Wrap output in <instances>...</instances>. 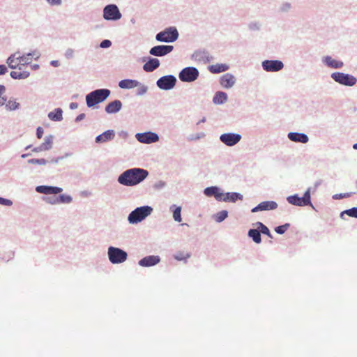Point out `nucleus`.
<instances>
[{
    "instance_id": "obj_64",
    "label": "nucleus",
    "mask_w": 357,
    "mask_h": 357,
    "mask_svg": "<svg viewBox=\"0 0 357 357\" xmlns=\"http://www.w3.org/2000/svg\"><path fill=\"white\" fill-rule=\"evenodd\" d=\"M69 107L70 109H75L78 107V104L77 102H73L70 104Z\"/></svg>"
},
{
    "instance_id": "obj_39",
    "label": "nucleus",
    "mask_w": 357,
    "mask_h": 357,
    "mask_svg": "<svg viewBox=\"0 0 357 357\" xmlns=\"http://www.w3.org/2000/svg\"><path fill=\"white\" fill-rule=\"evenodd\" d=\"M228 216V211L226 210H222L218 213H217L215 216V220L220 223L224 221Z\"/></svg>"
},
{
    "instance_id": "obj_15",
    "label": "nucleus",
    "mask_w": 357,
    "mask_h": 357,
    "mask_svg": "<svg viewBox=\"0 0 357 357\" xmlns=\"http://www.w3.org/2000/svg\"><path fill=\"white\" fill-rule=\"evenodd\" d=\"M278 205L275 201H264L251 209L252 213H257L264 211H273L278 208Z\"/></svg>"
},
{
    "instance_id": "obj_52",
    "label": "nucleus",
    "mask_w": 357,
    "mask_h": 357,
    "mask_svg": "<svg viewBox=\"0 0 357 357\" xmlns=\"http://www.w3.org/2000/svg\"><path fill=\"white\" fill-rule=\"evenodd\" d=\"M166 182L160 180L154 183L153 188L156 190H160L163 189L166 186Z\"/></svg>"
},
{
    "instance_id": "obj_16",
    "label": "nucleus",
    "mask_w": 357,
    "mask_h": 357,
    "mask_svg": "<svg viewBox=\"0 0 357 357\" xmlns=\"http://www.w3.org/2000/svg\"><path fill=\"white\" fill-rule=\"evenodd\" d=\"M236 82V79L231 73H225L220 77L219 82L224 89H229L232 88Z\"/></svg>"
},
{
    "instance_id": "obj_32",
    "label": "nucleus",
    "mask_w": 357,
    "mask_h": 357,
    "mask_svg": "<svg viewBox=\"0 0 357 357\" xmlns=\"http://www.w3.org/2000/svg\"><path fill=\"white\" fill-rule=\"evenodd\" d=\"M19 54V52H17L14 54H12L6 60V63L10 69H17L18 67V59H17V56Z\"/></svg>"
},
{
    "instance_id": "obj_49",
    "label": "nucleus",
    "mask_w": 357,
    "mask_h": 357,
    "mask_svg": "<svg viewBox=\"0 0 357 357\" xmlns=\"http://www.w3.org/2000/svg\"><path fill=\"white\" fill-rule=\"evenodd\" d=\"M75 51L74 49L68 47L66 50L64 52V56L68 60L73 59L75 58Z\"/></svg>"
},
{
    "instance_id": "obj_44",
    "label": "nucleus",
    "mask_w": 357,
    "mask_h": 357,
    "mask_svg": "<svg viewBox=\"0 0 357 357\" xmlns=\"http://www.w3.org/2000/svg\"><path fill=\"white\" fill-rule=\"evenodd\" d=\"M6 107L10 111L17 110L20 108V103L15 100H9L6 104Z\"/></svg>"
},
{
    "instance_id": "obj_9",
    "label": "nucleus",
    "mask_w": 357,
    "mask_h": 357,
    "mask_svg": "<svg viewBox=\"0 0 357 357\" xmlns=\"http://www.w3.org/2000/svg\"><path fill=\"white\" fill-rule=\"evenodd\" d=\"M199 75V70L196 67L188 66L183 68L178 73V78L183 82H193Z\"/></svg>"
},
{
    "instance_id": "obj_27",
    "label": "nucleus",
    "mask_w": 357,
    "mask_h": 357,
    "mask_svg": "<svg viewBox=\"0 0 357 357\" xmlns=\"http://www.w3.org/2000/svg\"><path fill=\"white\" fill-rule=\"evenodd\" d=\"M140 84V82L136 79H124L119 82V86L122 89H132Z\"/></svg>"
},
{
    "instance_id": "obj_24",
    "label": "nucleus",
    "mask_w": 357,
    "mask_h": 357,
    "mask_svg": "<svg viewBox=\"0 0 357 357\" xmlns=\"http://www.w3.org/2000/svg\"><path fill=\"white\" fill-rule=\"evenodd\" d=\"M160 65V62L157 58L148 57L147 61L143 65V70L146 73H151L158 68Z\"/></svg>"
},
{
    "instance_id": "obj_31",
    "label": "nucleus",
    "mask_w": 357,
    "mask_h": 357,
    "mask_svg": "<svg viewBox=\"0 0 357 357\" xmlns=\"http://www.w3.org/2000/svg\"><path fill=\"white\" fill-rule=\"evenodd\" d=\"M248 236L257 244L261 242V232L258 227H257V229H250L248 232Z\"/></svg>"
},
{
    "instance_id": "obj_59",
    "label": "nucleus",
    "mask_w": 357,
    "mask_h": 357,
    "mask_svg": "<svg viewBox=\"0 0 357 357\" xmlns=\"http://www.w3.org/2000/svg\"><path fill=\"white\" fill-rule=\"evenodd\" d=\"M7 71H8L7 67L3 64H1L0 65V75H5L7 73Z\"/></svg>"
},
{
    "instance_id": "obj_41",
    "label": "nucleus",
    "mask_w": 357,
    "mask_h": 357,
    "mask_svg": "<svg viewBox=\"0 0 357 357\" xmlns=\"http://www.w3.org/2000/svg\"><path fill=\"white\" fill-rule=\"evenodd\" d=\"M27 162L30 165H38L43 166L48 163V160L45 158H31L29 159Z\"/></svg>"
},
{
    "instance_id": "obj_19",
    "label": "nucleus",
    "mask_w": 357,
    "mask_h": 357,
    "mask_svg": "<svg viewBox=\"0 0 357 357\" xmlns=\"http://www.w3.org/2000/svg\"><path fill=\"white\" fill-rule=\"evenodd\" d=\"M160 261V257L158 255H149L143 257L138 261V264L142 267H151L158 264Z\"/></svg>"
},
{
    "instance_id": "obj_4",
    "label": "nucleus",
    "mask_w": 357,
    "mask_h": 357,
    "mask_svg": "<svg viewBox=\"0 0 357 357\" xmlns=\"http://www.w3.org/2000/svg\"><path fill=\"white\" fill-rule=\"evenodd\" d=\"M287 201L289 204L296 206H309L312 209L316 210L311 202V188H308L304 192L303 197H299L298 194L288 196Z\"/></svg>"
},
{
    "instance_id": "obj_55",
    "label": "nucleus",
    "mask_w": 357,
    "mask_h": 357,
    "mask_svg": "<svg viewBox=\"0 0 357 357\" xmlns=\"http://www.w3.org/2000/svg\"><path fill=\"white\" fill-rule=\"evenodd\" d=\"M51 6H59L62 4V0H45Z\"/></svg>"
},
{
    "instance_id": "obj_36",
    "label": "nucleus",
    "mask_w": 357,
    "mask_h": 357,
    "mask_svg": "<svg viewBox=\"0 0 357 357\" xmlns=\"http://www.w3.org/2000/svg\"><path fill=\"white\" fill-rule=\"evenodd\" d=\"M255 225L258 227V229H259L261 234H263L264 235H266L268 237L272 238L273 236L269 230V229L262 222H257Z\"/></svg>"
},
{
    "instance_id": "obj_46",
    "label": "nucleus",
    "mask_w": 357,
    "mask_h": 357,
    "mask_svg": "<svg viewBox=\"0 0 357 357\" xmlns=\"http://www.w3.org/2000/svg\"><path fill=\"white\" fill-rule=\"evenodd\" d=\"M190 257V255L189 253L185 254L182 252H178L174 255V259L177 261H186V259H188Z\"/></svg>"
},
{
    "instance_id": "obj_40",
    "label": "nucleus",
    "mask_w": 357,
    "mask_h": 357,
    "mask_svg": "<svg viewBox=\"0 0 357 357\" xmlns=\"http://www.w3.org/2000/svg\"><path fill=\"white\" fill-rule=\"evenodd\" d=\"M291 8H292L291 3L289 2L285 1V2H282L280 4V6L278 8V11L280 13H289Z\"/></svg>"
},
{
    "instance_id": "obj_34",
    "label": "nucleus",
    "mask_w": 357,
    "mask_h": 357,
    "mask_svg": "<svg viewBox=\"0 0 357 357\" xmlns=\"http://www.w3.org/2000/svg\"><path fill=\"white\" fill-rule=\"evenodd\" d=\"M10 75L14 79H24L28 78L30 76V73L29 71H11Z\"/></svg>"
},
{
    "instance_id": "obj_12",
    "label": "nucleus",
    "mask_w": 357,
    "mask_h": 357,
    "mask_svg": "<svg viewBox=\"0 0 357 357\" xmlns=\"http://www.w3.org/2000/svg\"><path fill=\"white\" fill-rule=\"evenodd\" d=\"M241 139V135L235 132L223 133L220 136V141L227 146L236 145Z\"/></svg>"
},
{
    "instance_id": "obj_1",
    "label": "nucleus",
    "mask_w": 357,
    "mask_h": 357,
    "mask_svg": "<svg viewBox=\"0 0 357 357\" xmlns=\"http://www.w3.org/2000/svg\"><path fill=\"white\" fill-rule=\"evenodd\" d=\"M149 175V171L145 169L130 168L119 175L117 182L123 186L133 187L142 183Z\"/></svg>"
},
{
    "instance_id": "obj_56",
    "label": "nucleus",
    "mask_w": 357,
    "mask_h": 357,
    "mask_svg": "<svg viewBox=\"0 0 357 357\" xmlns=\"http://www.w3.org/2000/svg\"><path fill=\"white\" fill-rule=\"evenodd\" d=\"M26 56H29V57L33 56L35 60H38L40 56V54L37 50H34L31 52L27 53Z\"/></svg>"
},
{
    "instance_id": "obj_26",
    "label": "nucleus",
    "mask_w": 357,
    "mask_h": 357,
    "mask_svg": "<svg viewBox=\"0 0 357 357\" xmlns=\"http://www.w3.org/2000/svg\"><path fill=\"white\" fill-rule=\"evenodd\" d=\"M122 108V102L119 100H115L109 102L105 110L107 114H116L119 112Z\"/></svg>"
},
{
    "instance_id": "obj_61",
    "label": "nucleus",
    "mask_w": 357,
    "mask_h": 357,
    "mask_svg": "<svg viewBox=\"0 0 357 357\" xmlns=\"http://www.w3.org/2000/svg\"><path fill=\"white\" fill-rule=\"evenodd\" d=\"M119 135L123 139H126L128 137V132L127 131L122 130L119 133Z\"/></svg>"
},
{
    "instance_id": "obj_14",
    "label": "nucleus",
    "mask_w": 357,
    "mask_h": 357,
    "mask_svg": "<svg viewBox=\"0 0 357 357\" xmlns=\"http://www.w3.org/2000/svg\"><path fill=\"white\" fill-rule=\"evenodd\" d=\"M261 67L266 72H278L284 68V63L280 60H264Z\"/></svg>"
},
{
    "instance_id": "obj_33",
    "label": "nucleus",
    "mask_w": 357,
    "mask_h": 357,
    "mask_svg": "<svg viewBox=\"0 0 357 357\" xmlns=\"http://www.w3.org/2000/svg\"><path fill=\"white\" fill-rule=\"evenodd\" d=\"M170 211L172 212L174 220L178 222H181V206L173 204L170 206Z\"/></svg>"
},
{
    "instance_id": "obj_17",
    "label": "nucleus",
    "mask_w": 357,
    "mask_h": 357,
    "mask_svg": "<svg viewBox=\"0 0 357 357\" xmlns=\"http://www.w3.org/2000/svg\"><path fill=\"white\" fill-rule=\"evenodd\" d=\"M36 191L40 194L56 195L61 193L63 191V188L58 186L42 185L36 186Z\"/></svg>"
},
{
    "instance_id": "obj_38",
    "label": "nucleus",
    "mask_w": 357,
    "mask_h": 357,
    "mask_svg": "<svg viewBox=\"0 0 357 357\" xmlns=\"http://www.w3.org/2000/svg\"><path fill=\"white\" fill-rule=\"evenodd\" d=\"M59 204H70L73 202V197L66 194L59 195L58 197Z\"/></svg>"
},
{
    "instance_id": "obj_7",
    "label": "nucleus",
    "mask_w": 357,
    "mask_h": 357,
    "mask_svg": "<svg viewBox=\"0 0 357 357\" xmlns=\"http://www.w3.org/2000/svg\"><path fill=\"white\" fill-rule=\"evenodd\" d=\"M331 77L335 82L346 86H353L357 83V79L348 73L334 72Z\"/></svg>"
},
{
    "instance_id": "obj_58",
    "label": "nucleus",
    "mask_w": 357,
    "mask_h": 357,
    "mask_svg": "<svg viewBox=\"0 0 357 357\" xmlns=\"http://www.w3.org/2000/svg\"><path fill=\"white\" fill-rule=\"evenodd\" d=\"M62 160H63V157H61V155H60V156H58L56 158H52L50 160V162L53 163V164H58Z\"/></svg>"
},
{
    "instance_id": "obj_53",
    "label": "nucleus",
    "mask_w": 357,
    "mask_h": 357,
    "mask_svg": "<svg viewBox=\"0 0 357 357\" xmlns=\"http://www.w3.org/2000/svg\"><path fill=\"white\" fill-rule=\"evenodd\" d=\"M111 46H112V42H111V40H109L108 39H105V40H102L100 43V47L103 48V49L109 48Z\"/></svg>"
},
{
    "instance_id": "obj_43",
    "label": "nucleus",
    "mask_w": 357,
    "mask_h": 357,
    "mask_svg": "<svg viewBox=\"0 0 357 357\" xmlns=\"http://www.w3.org/2000/svg\"><path fill=\"white\" fill-rule=\"evenodd\" d=\"M137 90L136 94L138 96H144L149 90L148 86H146L141 82H140L139 85L137 86Z\"/></svg>"
},
{
    "instance_id": "obj_48",
    "label": "nucleus",
    "mask_w": 357,
    "mask_h": 357,
    "mask_svg": "<svg viewBox=\"0 0 357 357\" xmlns=\"http://www.w3.org/2000/svg\"><path fill=\"white\" fill-rule=\"evenodd\" d=\"M290 227L289 223H285L282 225L278 226L275 228V231L278 234H283Z\"/></svg>"
},
{
    "instance_id": "obj_6",
    "label": "nucleus",
    "mask_w": 357,
    "mask_h": 357,
    "mask_svg": "<svg viewBox=\"0 0 357 357\" xmlns=\"http://www.w3.org/2000/svg\"><path fill=\"white\" fill-rule=\"evenodd\" d=\"M179 36L175 26H169L155 35V40L159 43H170L175 42Z\"/></svg>"
},
{
    "instance_id": "obj_50",
    "label": "nucleus",
    "mask_w": 357,
    "mask_h": 357,
    "mask_svg": "<svg viewBox=\"0 0 357 357\" xmlns=\"http://www.w3.org/2000/svg\"><path fill=\"white\" fill-rule=\"evenodd\" d=\"M353 194H354V192L335 194L334 195H333V199H343V198H347V197H349Z\"/></svg>"
},
{
    "instance_id": "obj_23",
    "label": "nucleus",
    "mask_w": 357,
    "mask_h": 357,
    "mask_svg": "<svg viewBox=\"0 0 357 357\" xmlns=\"http://www.w3.org/2000/svg\"><path fill=\"white\" fill-rule=\"evenodd\" d=\"M243 196L242 194L236 192H223V196L221 197L220 202L235 203L237 201L243 200Z\"/></svg>"
},
{
    "instance_id": "obj_60",
    "label": "nucleus",
    "mask_w": 357,
    "mask_h": 357,
    "mask_svg": "<svg viewBox=\"0 0 357 357\" xmlns=\"http://www.w3.org/2000/svg\"><path fill=\"white\" fill-rule=\"evenodd\" d=\"M33 152L38 153L41 151H45V150L43 149V146L40 144V146L35 147L32 149Z\"/></svg>"
},
{
    "instance_id": "obj_30",
    "label": "nucleus",
    "mask_w": 357,
    "mask_h": 357,
    "mask_svg": "<svg viewBox=\"0 0 357 357\" xmlns=\"http://www.w3.org/2000/svg\"><path fill=\"white\" fill-rule=\"evenodd\" d=\"M48 118L52 121H61L63 120V110L58 107L47 114Z\"/></svg>"
},
{
    "instance_id": "obj_63",
    "label": "nucleus",
    "mask_w": 357,
    "mask_h": 357,
    "mask_svg": "<svg viewBox=\"0 0 357 357\" xmlns=\"http://www.w3.org/2000/svg\"><path fill=\"white\" fill-rule=\"evenodd\" d=\"M50 65L54 67H59L60 66V63L57 60H52L50 61Z\"/></svg>"
},
{
    "instance_id": "obj_22",
    "label": "nucleus",
    "mask_w": 357,
    "mask_h": 357,
    "mask_svg": "<svg viewBox=\"0 0 357 357\" xmlns=\"http://www.w3.org/2000/svg\"><path fill=\"white\" fill-rule=\"evenodd\" d=\"M287 137L291 142L297 143L306 144L309 142L308 136L303 132H289Z\"/></svg>"
},
{
    "instance_id": "obj_13",
    "label": "nucleus",
    "mask_w": 357,
    "mask_h": 357,
    "mask_svg": "<svg viewBox=\"0 0 357 357\" xmlns=\"http://www.w3.org/2000/svg\"><path fill=\"white\" fill-rule=\"evenodd\" d=\"M173 50V45H158L152 47L149 50V54L153 56L162 57L171 53Z\"/></svg>"
},
{
    "instance_id": "obj_57",
    "label": "nucleus",
    "mask_w": 357,
    "mask_h": 357,
    "mask_svg": "<svg viewBox=\"0 0 357 357\" xmlns=\"http://www.w3.org/2000/svg\"><path fill=\"white\" fill-rule=\"evenodd\" d=\"M44 133V130L42 127H38L36 129V137L38 139H41L43 137Z\"/></svg>"
},
{
    "instance_id": "obj_10",
    "label": "nucleus",
    "mask_w": 357,
    "mask_h": 357,
    "mask_svg": "<svg viewBox=\"0 0 357 357\" xmlns=\"http://www.w3.org/2000/svg\"><path fill=\"white\" fill-rule=\"evenodd\" d=\"M177 82L176 77L173 75H167L160 77L156 81V86L161 90L169 91L173 89Z\"/></svg>"
},
{
    "instance_id": "obj_45",
    "label": "nucleus",
    "mask_w": 357,
    "mask_h": 357,
    "mask_svg": "<svg viewBox=\"0 0 357 357\" xmlns=\"http://www.w3.org/2000/svg\"><path fill=\"white\" fill-rule=\"evenodd\" d=\"M17 59H18L19 63H22V65H29L31 61V59L29 56H26V54L24 55H20L19 54L17 56Z\"/></svg>"
},
{
    "instance_id": "obj_25",
    "label": "nucleus",
    "mask_w": 357,
    "mask_h": 357,
    "mask_svg": "<svg viewBox=\"0 0 357 357\" xmlns=\"http://www.w3.org/2000/svg\"><path fill=\"white\" fill-rule=\"evenodd\" d=\"M115 137V132L114 130H107L102 134L96 136L95 142L97 144L105 143L112 141Z\"/></svg>"
},
{
    "instance_id": "obj_42",
    "label": "nucleus",
    "mask_w": 357,
    "mask_h": 357,
    "mask_svg": "<svg viewBox=\"0 0 357 357\" xmlns=\"http://www.w3.org/2000/svg\"><path fill=\"white\" fill-rule=\"evenodd\" d=\"M206 136L204 132H198L195 134H190L187 137V140L189 142L197 141Z\"/></svg>"
},
{
    "instance_id": "obj_62",
    "label": "nucleus",
    "mask_w": 357,
    "mask_h": 357,
    "mask_svg": "<svg viewBox=\"0 0 357 357\" xmlns=\"http://www.w3.org/2000/svg\"><path fill=\"white\" fill-rule=\"evenodd\" d=\"M86 115L84 113L79 114L75 119V122H79L85 118Z\"/></svg>"
},
{
    "instance_id": "obj_28",
    "label": "nucleus",
    "mask_w": 357,
    "mask_h": 357,
    "mask_svg": "<svg viewBox=\"0 0 357 357\" xmlns=\"http://www.w3.org/2000/svg\"><path fill=\"white\" fill-rule=\"evenodd\" d=\"M229 69V66L226 63H215L208 66V70L213 74H218L226 72Z\"/></svg>"
},
{
    "instance_id": "obj_11",
    "label": "nucleus",
    "mask_w": 357,
    "mask_h": 357,
    "mask_svg": "<svg viewBox=\"0 0 357 357\" xmlns=\"http://www.w3.org/2000/svg\"><path fill=\"white\" fill-rule=\"evenodd\" d=\"M135 138L139 142L146 144L158 142L160 139L159 135L152 131L138 132L135 135Z\"/></svg>"
},
{
    "instance_id": "obj_51",
    "label": "nucleus",
    "mask_w": 357,
    "mask_h": 357,
    "mask_svg": "<svg viewBox=\"0 0 357 357\" xmlns=\"http://www.w3.org/2000/svg\"><path fill=\"white\" fill-rule=\"evenodd\" d=\"M43 201H45L46 203L51 204V205L59 204V201H58L57 197H44Z\"/></svg>"
},
{
    "instance_id": "obj_5",
    "label": "nucleus",
    "mask_w": 357,
    "mask_h": 357,
    "mask_svg": "<svg viewBox=\"0 0 357 357\" xmlns=\"http://www.w3.org/2000/svg\"><path fill=\"white\" fill-rule=\"evenodd\" d=\"M107 257L111 264H120L127 260L128 253L120 248L110 245L107 248Z\"/></svg>"
},
{
    "instance_id": "obj_2",
    "label": "nucleus",
    "mask_w": 357,
    "mask_h": 357,
    "mask_svg": "<svg viewBox=\"0 0 357 357\" xmlns=\"http://www.w3.org/2000/svg\"><path fill=\"white\" fill-rule=\"evenodd\" d=\"M111 94L108 89H98L93 90L86 96V103L88 107L91 108L105 101Z\"/></svg>"
},
{
    "instance_id": "obj_29",
    "label": "nucleus",
    "mask_w": 357,
    "mask_h": 357,
    "mask_svg": "<svg viewBox=\"0 0 357 357\" xmlns=\"http://www.w3.org/2000/svg\"><path fill=\"white\" fill-rule=\"evenodd\" d=\"M227 99L228 96L227 93L224 91H217L213 98V102L215 105H222L227 102Z\"/></svg>"
},
{
    "instance_id": "obj_20",
    "label": "nucleus",
    "mask_w": 357,
    "mask_h": 357,
    "mask_svg": "<svg viewBox=\"0 0 357 357\" xmlns=\"http://www.w3.org/2000/svg\"><path fill=\"white\" fill-rule=\"evenodd\" d=\"M321 62L327 67L333 69H340L344 66L342 61L334 59L331 56H324L321 58Z\"/></svg>"
},
{
    "instance_id": "obj_8",
    "label": "nucleus",
    "mask_w": 357,
    "mask_h": 357,
    "mask_svg": "<svg viewBox=\"0 0 357 357\" xmlns=\"http://www.w3.org/2000/svg\"><path fill=\"white\" fill-rule=\"evenodd\" d=\"M102 17L107 21L116 22L122 17V14L116 4L110 3L103 8Z\"/></svg>"
},
{
    "instance_id": "obj_47",
    "label": "nucleus",
    "mask_w": 357,
    "mask_h": 357,
    "mask_svg": "<svg viewBox=\"0 0 357 357\" xmlns=\"http://www.w3.org/2000/svg\"><path fill=\"white\" fill-rule=\"evenodd\" d=\"M248 26L250 31H259L261 24L259 21H252L248 24Z\"/></svg>"
},
{
    "instance_id": "obj_21",
    "label": "nucleus",
    "mask_w": 357,
    "mask_h": 357,
    "mask_svg": "<svg viewBox=\"0 0 357 357\" xmlns=\"http://www.w3.org/2000/svg\"><path fill=\"white\" fill-rule=\"evenodd\" d=\"M192 59L197 61L203 62L204 63H209L213 60V56L205 50L195 51L192 56Z\"/></svg>"
},
{
    "instance_id": "obj_18",
    "label": "nucleus",
    "mask_w": 357,
    "mask_h": 357,
    "mask_svg": "<svg viewBox=\"0 0 357 357\" xmlns=\"http://www.w3.org/2000/svg\"><path fill=\"white\" fill-rule=\"evenodd\" d=\"M203 192L205 196L208 197H213L218 202H220L221 197L223 196L221 188L216 185L206 188Z\"/></svg>"
},
{
    "instance_id": "obj_35",
    "label": "nucleus",
    "mask_w": 357,
    "mask_h": 357,
    "mask_svg": "<svg viewBox=\"0 0 357 357\" xmlns=\"http://www.w3.org/2000/svg\"><path fill=\"white\" fill-rule=\"evenodd\" d=\"M53 139L54 136L52 135H50L45 137L44 142H43L41 145L45 151L52 149L53 145Z\"/></svg>"
},
{
    "instance_id": "obj_37",
    "label": "nucleus",
    "mask_w": 357,
    "mask_h": 357,
    "mask_svg": "<svg viewBox=\"0 0 357 357\" xmlns=\"http://www.w3.org/2000/svg\"><path fill=\"white\" fill-rule=\"evenodd\" d=\"M344 215H347L349 217L357 218V207H353L343 211L340 213V217L343 218V216Z\"/></svg>"
},
{
    "instance_id": "obj_54",
    "label": "nucleus",
    "mask_w": 357,
    "mask_h": 357,
    "mask_svg": "<svg viewBox=\"0 0 357 357\" xmlns=\"http://www.w3.org/2000/svg\"><path fill=\"white\" fill-rule=\"evenodd\" d=\"M0 205L10 206L13 205V202L10 199L0 197Z\"/></svg>"
},
{
    "instance_id": "obj_3",
    "label": "nucleus",
    "mask_w": 357,
    "mask_h": 357,
    "mask_svg": "<svg viewBox=\"0 0 357 357\" xmlns=\"http://www.w3.org/2000/svg\"><path fill=\"white\" fill-rule=\"evenodd\" d=\"M153 210V208L148 205L137 207L129 213L128 221L132 225L138 224L149 216Z\"/></svg>"
}]
</instances>
